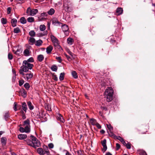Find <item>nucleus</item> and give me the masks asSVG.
<instances>
[{
	"label": "nucleus",
	"instance_id": "nucleus-1",
	"mask_svg": "<svg viewBox=\"0 0 155 155\" xmlns=\"http://www.w3.org/2000/svg\"><path fill=\"white\" fill-rule=\"evenodd\" d=\"M30 138L32 141L29 139H27L25 140L26 143L28 145L33 147L35 148L39 147L40 146V144L39 142L35 137L33 135H31Z\"/></svg>",
	"mask_w": 155,
	"mask_h": 155
},
{
	"label": "nucleus",
	"instance_id": "nucleus-2",
	"mask_svg": "<svg viewBox=\"0 0 155 155\" xmlns=\"http://www.w3.org/2000/svg\"><path fill=\"white\" fill-rule=\"evenodd\" d=\"M113 94L114 90L112 88L108 87L107 88L104 92V97L107 101L109 102L112 100Z\"/></svg>",
	"mask_w": 155,
	"mask_h": 155
},
{
	"label": "nucleus",
	"instance_id": "nucleus-3",
	"mask_svg": "<svg viewBox=\"0 0 155 155\" xmlns=\"http://www.w3.org/2000/svg\"><path fill=\"white\" fill-rule=\"evenodd\" d=\"M33 65L26 60L24 61L23 62V65L21 67V69L19 70H21L22 72H27L28 71L29 69L31 70Z\"/></svg>",
	"mask_w": 155,
	"mask_h": 155
},
{
	"label": "nucleus",
	"instance_id": "nucleus-4",
	"mask_svg": "<svg viewBox=\"0 0 155 155\" xmlns=\"http://www.w3.org/2000/svg\"><path fill=\"white\" fill-rule=\"evenodd\" d=\"M23 126L25 127V128L20 127L19 128V131L21 132L29 133L30 132V120L29 119H27L24 121Z\"/></svg>",
	"mask_w": 155,
	"mask_h": 155
},
{
	"label": "nucleus",
	"instance_id": "nucleus-5",
	"mask_svg": "<svg viewBox=\"0 0 155 155\" xmlns=\"http://www.w3.org/2000/svg\"><path fill=\"white\" fill-rule=\"evenodd\" d=\"M51 40L54 44V46L56 48L61 49V48L59 45V43L58 39L54 35H51L50 36Z\"/></svg>",
	"mask_w": 155,
	"mask_h": 155
},
{
	"label": "nucleus",
	"instance_id": "nucleus-6",
	"mask_svg": "<svg viewBox=\"0 0 155 155\" xmlns=\"http://www.w3.org/2000/svg\"><path fill=\"white\" fill-rule=\"evenodd\" d=\"M21 70H19V73L22 75V77L25 79L28 80L32 78L33 75V73L31 72H28L27 73H24Z\"/></svg>",
	"mask_w": 155,
	"mask_h": 155
},
{
	"label": "nucleus",
	"instance_id": "nucleus-7",
	"mask_svg": "<svg viewBox=\"0 0 155 155\" xmlns=\"http://www.w3.org/2000/svg\"><path fill=\"white\" fill-rule=\"evenodd\" d=\"M38 10L36 9H31L30 7L28 8L26 13L28 15L30 16H34L38 12Z\"/></svg>",
	"mask_w": 155,
	"mask_h": 155
},
{
	"label": "nucleus",
	"instance_id": "nucleus-8",
	"mask_svg": "<svg viewBox=\"0 0 155 155\" xmlns=\"http://www.w3.org/2000/svg\"><path fill=\"white\" fill-rule=\"evenodd\" d=\"M56 118L58 120H59L62 123H63L64 121V120L63 117L59 113L56 114Z\"/></svg>",
	"mask_w": 155,
	"mask_h": 155
},
{
	"label": "nucleus",
	"instance_id": "nucleus-9",
	"mask_svg": "<svg viewBox=\"0 0 155 155\" xmlns=\"http://www.w3.org/2000/svg\"><path fill=\"white\" fill-rule=\"evenodd\" d=\"M106 139L104 140L103 141H101L102 145L103 147V151H104V152H105L107 148L106 145Z\"/></svg>",
	"mask_w": 155,
	"mask_h": 155
},
{
	"label": "nucleus",
	"instance_id": "nucleus-10",
	"mask_svg": "<svg viewBox=\"0 0 155 155\" xmlns=\"http://www.w3.org/2000/svg\"><path fill=\"white\" fill-rule=\"evenodd\" d=\"M19 94L24 97H25L26 96V92L24 89L21 90L19 92Z\"/></svg>",
	"mask_w": 155,
	"mask_h": 155
},
{
	"label": "nucleus",
	"instance_id": "nucleus-11",
	"mask_svg": "<svg viewBox=\"0 0 155 155\" xmlns=\"http://www.w3.org/2000/svg\"><path fill=\"white\" fill-rule=\"evenodd\" d=\"M62 29L64 32H67L69 29L68 26L65 24H64L62 26Z\"/></svg>",
	"mask_w": 155,
	"mask_h": 155
},
{
	"label": "nucleus",
	"instance_id": "nucleus-12",
	"mask_svg": "<svg viewBox=\"0 0 155 155\" xmlns=\"http://www.w3.org/2000/svg\"><path fill=\"white\" fill-rule=\"evenodd\" d=\"M27 136L26 134H20L18 135V138L20 140H24L26 139Z\"/></svg>",
	"mask_w": 155,
	"mask_h": 155
},
{
	"label": "nucleus",
	"instance_id": "nucleus-13",
	"mask_svg": "<svg viewBox=\"0 0 155 155\" xmlns=\"http://www.w3.org/2000/svg\"><path fill=\"white\" fill-rule=\"evenodd\" d=\"M38 153L40 155H44L45 154V152L42 148H38L37 149Z\"/></svg>",
	"mask_w": 155,
	"mask_h": 155
},
{
	"label": "nucleus",
	"instance_id": "nucleus-14",
	"mask_svg": "<svg viewBox=\"0 0 155 155\" xmlns=\"http://www.w3.org/2000/svg\"><path fill=\"white\" fill-rule=\"evenodd\" d=\"M17 21V19L15 18H13L12 20L11 23L13 27H15L16 26Z\"/></svg>",
	"mask_w": 155,
	"mask_h": 155
},
{
	"label": "nucleus",
	"instance_id": "nucleus-15",
	"mask_svg": "<svg viewBox=\"0 0 155 155\" xmlns=\"http://www.w3.org/2000/svg\"><path fill=\"white\" fill-rule=\"evenodd\" d=\"M107 126L108 130H109L110 132L112 134L111 136H113L114 135V134L111 132L113 129L112 127L110 124H107Z\"/></svg>",
	"mask_w": 155,
	"mask_h": 155
},
{
	"label": "nucleus",
	"instance_id": "nucleus-16",
	"mask_svg": "<svg viewBox=\"0 0 155 155\" xmlns=\"http://www.w3.org/2000/svg\"><path fill=\"white\" fill-rule=\"evenodd\" d=\"M53 49V47L51 45H50L46 48V52L48 54H49L51 52Z\"/></svg>",
	"mask_w": 155,
	"mask_h": 155
},
{
	"label": "nucleus",
	"instance_id": "nucleus-17",
	"mask_svg": "<svg viewBox=\"0 0 155 155\" xmlns=\"http://www.w3.org/2000/svg\"><path fill=\"white\" fill-rule=\"evenodd\" d=\"M29 43L31 45H33L35 42V39L32 37H30L29 40Z\"/></svg>",
	"mask_w": 155,
	"mask_h": 155
},
{
	"label": "nucleus",
	"instance_id": "nucleus-18",
	"mask_svg": "<svg viewBox=\"0 0 155 155\" xmlns=\"http://www.w3.org/2000/svg\"><path fill=\"white\" fill-rule=\"evenodd\" d=\"M123 11V9L122 8H118L116 10V13L117 14V15H119L121 14L122 13Z\"/></svg>",
	"mask_w": 155,
	"mask_h": 155
},
{
	"label": "nucleus",
	"instance_id": "nucleus-19",
	"mask_svg": "<svg viewBox=\"0 0 155 155\" xmlns=\"http://www.w3.org/2000/svg\"><path fill=\"white\" fill-rule=\"evenodd\" d=\"M52 23L53 24H54V25H55L57 24H60L61 23L60 22L58 21L57 18H54L52 19Z\"/></svg>",
	"mask_w": 155,
	"mask_h": 155
},
{
	"label": "nucleus",
	"instance_id": "nucleus-20",
	"mask_svg": "<svg viewBox=\"0 0 155 155\" xmlns=\"http://www.w3.org/2000/svg\"><path fill=\"white\" fill-rule=\"evenodd\" d=\"M137 152L140 155H147L146 152L142 150H138Z\"/></svg>",
	"mask_w": 155,
	"mask_h": 155
},
{
	"label": "nucleus",
	"instance_id": "nucleus-21",
	"mask_svg": "<svg viewBox=\"0 0 155 155\" xmlns=\"http://www.w3.org/2000/svg\"><path fill=\"white\" fill-rule=\"evenodd\" d=\"M44 59V57L42 54H40L38 56L37 59L38 61L41 62Z\"/></svg>",
	"mask_w": 155,
	"mask_h": 155
},
{
	"label": "nucleus",
	"instance_id": "nucleus-22",
	"mask_svg": "<svg viewBox=\"0 0 155 155\" xmlns=\"http://www.w3.org/2000/svg\"><path fill=\"white\" fill-rule=\"evenodd\" d=\"M74 42L73 39L71 38H68L67 39V42L68 44L70 45H71L73 44Z\"/></svg>",
	"mask_w": 155,
	"mask_h": 155
},
{
	"label": "nucleus",
	"instance_id": "nucleus-23",
	"mask_svg": "<svg viewBox=\"0 0 155 155\" xmlns=\"http://www.w3.org/2000/svg\"><path fill=\"white\" fill-rule=\"evenodd\" d=\"M6 141V139L5 137H2L1 139V142L3 146L5 145Z\"/></svg>",
	"mask_w": 155,
	"mask_h": 155
},
{
	"label": "nucleus",
	"instance_id": "nucleus-24",
	"mask_svg": "<svg viewBox=\"0 0 155 155\" xmlns=\"http://www.w3.org/2000/svg\"><path fill=\"white\" fill-rule=\"evenodd\" d=\"M55 12L54 10L52 8H51L48 12V13L50 15H52Z\"/></svg>",
	"mask_w": 155,
	"mask_h": 155
},
{
	"label": "nucleus",
	"instance_id": "nucleus-25",
	"mask_svg": "<svg viewBox=\"0 0 155 155\" xmlns=\"http://www.w3.org/2000/svg\"><path fill=\"white\" fill-rule=\"evenodd\" d=\"M22 107L23 110L25 112L27 110V105L25 102L22 103Z\"/></svg>",
	"mask_w": 155,
	"mask_h": 155
},
{
	"label": "nucleus",
	"instance_id": "nucleus-26",
	"mask_svg": "<svg viewBox=\"0 0 155 155\" xmlns=\"http://www.w3.org/2000/svg\"><path fill=\"white\" fill-rule=\"evenodd\" d=\"M42 43V41L41 40H38L35 43V45L38 46H41Z\"/></svg>",
	"mask_w": 155,
	"mask_h": 155
},
{
	"label": "nucleus",
	"instance_id": "nucleus-27",
	"mask_svg": "<svg viewBox=\"0 0 155 155\" xmlns=\"http://www.w3.org/2000/svg\"><path fill=\"white\" fill-rule=\"evenodd\" d=\"M30 53V51L28 49H25L24 51V55L26 56L29 55Z\"/></svg>",
	"mask_w": 155,
	"mask_h": 155
},
{
	"label": "nucleus",
	"instance_id": "nucleus-28",
	"mask_svg": "<svg viewBox=\"0 0 155 155\" xmlns=\"http://www.w3.org/2000/svg\"><path fill=\"white\" fill-rule=\"evenodd\" d=\"M20 21L21 23L23 24H25L26 23V20L25 18L24 17H22L20 19Z\"/></svg>",
	"mask_w": 155,
	"mask_h": 155
},
{
	"label": "nucleus",
	"instance_id": "nucleus-29",
	"mask_svg": "<svg viewBox=\"0 0 155 155\" xmlns=\"http://www.w3.org/2000/svg\"><path fill=\"white\" fill-rule=\"evenodd\" d=\"M71 74L73 77L75 78H78V75L76 72L75 71H73L72 72Z\"/></svg>",
	"mask_w": 155,
	"mask_h": 155
},
{
	"label": "nucleus",
	"instance_id": "nucleus-30",
	"mask_svg": "<svg viewBox=\"0 0 155 155\" xmlns=\"http://www.w3.org/2000/svg\"><path fill=\"white\" fill-rule=\"evenodd\" d=\"M90 121L91 124L93 125H95L97 123L96 120L94 119H91Z\"/></svg>",
	"mask_w": 155,
	"mask_h": 155
},
{
	"label": "nucleus",
	"instance_id": "nucleus-31",
	"mask_svg": "<svg viewBox=\"0 0 155 155\" xmlns=\"http://www.w3.org/2000/svg\"><path fill=\"white\" fill-rule=\"evenodd\" d=\"M29 34L31 37H33L35 36V33L34 30H31L29 32Z\"/></svg>",
	"mask_w": 155,
	"mask_h": 155
},
{
	"label": "nucleus",
	"instance_id": "nucleus-32",
	"mask_svg": "<svg viewBox=\"0 0 155 155\" xmlns=\"http://www.w3.org/2000/svg\"><path fill=\"white\" fill-rule=\"evenodd\" d=\"M39 29L40 31H43L46 29L45 26L44 25H41L40 26Z\"/></svg>",
	"mask_w": 155,
	"mask_h": 155
},
{
	"label": "nucleus",
	"instance_id": "nucleus-33",
	"mask_svg": "<svg viewBox=\"0 0 155 155\" xmlns=\"http://www.w3.org/2000/svg\"><path fill=\"white\" fill-rule=\"evenodd\" d=\"M28 105L29 108L31 110H32L33 109V107L32 106V104L31 102L28 101L27 103Z\"/></svg>",
	"mask_w": 155,
	"mask_h": 155
},
{
	"label": "nucleus",
	"instance_id": "nucleus-34",
	"mask_svg": "<svg viewBox=\"0 0 155 155\" xmlns=\"http://www.w3.org/2000/svg\"><path fill=\"white\" fill-rule=\"evenodd\" d=\"M20 32L19 28L18 27L15 28L14 29V32L15 33H18Z\"/></svg>",
	"mask_w": 155,
	"mask_h": 155
},
{
	"label": "nucleus",
	"instance_id": "nucleus-35",
	"mask_svg": "<svg viewBox=\"0 0 155 155\" xmlns=\"http://www.w3.org/2000/svg\"><path fill=\"white\" fill-rule=\"evenodd\" d=\"M51 69L52 71H56L58 69V68L56 65H52L51 67Z\"/></svg>",
	"mask_w": 155,
	"mask_h": 155
},
{
	"label": "nucleus",
	"instance_id": "nucleus-36",
	"mask_svg": "<svg viewBox=\"0 0 155 155\" xmlns=\"http://www.w3.org/2000/svg\"><path fill=\"white\" fill-rule=\"evenodd\" d=\"M64 73H61L60 75L59 79L60 81H62L64 79Z\"/></svg>",
	"mask_w": 155,
	"mask_h": 155
},
{
	"label": "nucleus",
	"instance_id": "nucleus-37",
	"mask_svg": "<svg viewBox=\"0 0 155 155\" xmlns=\"http://www.w3.org/2000/svg\"><path fill=\"white\" fill-rule=\"evenodd\" d=\"M28 21L29 22H32L34 21V19L32 17H29L27 19Z\"/></svg>",
	"mask_w": 155,
	"mask_h": 155
},
{
	"label": "nucleus",
	"instance_id": "nucleus-38",
	"mask_svg": "<svg viewBox=\"0 0 155 155\" xmlns=\"http://www.w3.org/2000/svg\"><path fill=\"white\" fill-rule=\"evenodd\" d=\"M24 87L26 90H28L30 87V85L28 83H26L24 84Z\"/></svg>",
	"mask_w": 155,
	"mask_h": 155
},
{
	"label": "nucleus",
	"instance_id": "nucleus-39",
	"mask_svg": "<svg viewBox=\"0 0 155 155\" xmlns=\"http://www.w3.org/2000/svg\"><path fill=\"white\" fill-rule=\"evenodd\" d=\"M2 23L3 24H5L7 23V20L6 19L2 18L1 19Z\"/></svg>",
	"mask_w": 155,
	"mask_h": 155
},
{
	"label": "nucleus",
	"instance_id": "nucleus-40",
	"mask_svg": "<svg viewBox=\"0 0 155 155\" xmlns=\"http://www.w3.org/2000/svg\"><path fill=\"white\" fill-rule=\"evenodd\" d=\"M53 79L55 81H57L58 80V78L55 74H53L52 75Z\"/></svg>",
	"mask_w": 155,
	"mask_h": 155
},
{
	"label": "nucleus",
	"instance_id": "nucleus-41",
	"mask_svg": "<svg viewBox=\"0 0 155 155\" xmlns=\"http://www.w3.org/2000/svg\"><path fill=\"white\" fill-rule=\"evenodd\" d=\"M8 58L9 60H11L13 59V56L12 54L9 53L8 54Z\"/></svg>",
	"mask_w": 155,
	"mask_h": 155
},
{
	"label": "nucleus",
	"instance_id": "nucleus-42",
	"mask_svg": "<svg viewBox=\"0 0 155 155\" xmlns=\"http://www.w3.org/2000/svg\"><path fill=\"white\" fill-rule=\"evenodd\" d=\"M24 83V81L23 80H21L19 81V84L20 86H22Z\"/></svg>",
	"mask_w": 155,
	"mask_h": 155
},
{
	"label": "nucleus",
	"instance_id": "nucleus-43",
	"mask_svg": "<svg viewBox=\"0 0 155 155\" xmlns=\"http://www.w3.org/2000/svg\"><path fill=\"white\" fill-rule=\"evenodd\" d=\"M48 146L49 148L52 149V148H53V147H54V144L52 143H51L48 144Z\"/></svg>",
	"mask_w": 155,
	"mask_h": 155
},
{
	"label": "nucleus",
	"instance_id": "nucleus-44",
	"mask_svg": "<svg viewBox=\"0 0 155 155\" xmlns=\"http://www.w3.org/2000/svg\"><path fill=\"white\" fill-rule=\"evenodd\" d=\"M29 63V62H33L34 61V60L32 58H30L28 59L27 61Z\"/></svg>",
	"mask_w": 155,
	"mask_h": 155
},
{
	"label": "nucleus",
	"instance_id": "nucleus-45",
	"mask_svg": "<svg viewBox=\"0 0 155 155\" xmlns=\"http://www.w3.org/2000/svg\"><path fill=\"white\" fill-rule=\"evenodd\" d=\"M126 147L128 149H130L131 148V145L130 144L128 143L127 144H126Z\"/></svg>",
	"mask_w": 155,
	"mask_h": 155
},
{
	"label": "nucleus",
	"instance_id": "nucleus-46",
	"mask_svg": "<svg viewBox=\"0 0 155 155\" xmlns=\"http://www.w3.org/2000/svg\"><path fill=\"white\" fill-rule=\"evenodd\" d=\"M56 59H57L58 61L60 63H61L62 61V60L60 57H56Z\"/></svg>",
	"mask_w": 155,
	"mask_h": 155
},
{
	"label": "nucleus",
	"instance_id": "nucleus-47",
	"mask_svg": "<svg viewBox=\"0 0 155 155\" xmlns=\"http://www.w3.org/2000/svg\"><path fill=\"white\" fill-rule=\"evenodd\" d=\"M64 55L67 58L68 60V61H71V57L69 56L68 55L66 54H64Z\"/></svg>",
	"mask_w": 155,
	"mask_h": 155
},
{
	"label": "nucleus",
	"instance_id": "nucleus-48",
	"mask_svg": "<svg viewBox=\"0 0 155 155\" xmlns=\"http://www.w3.org/2000/svg\"><path fill=\"white\" fill-rule=\"evenodd\" d=\"M12 8L11 7H9L7 8V13L9 14L11 13Z\"/></svg>",
	"mask_w": 155,
	"mask_h": 155
},
{
	"label": "nucleus",
	"instance_id": "nucleus-49",
	"mask_svg": "<svg viewBox=\"0 0 155 155\" xmlns=\"http://www.w3.org/2000/svg\"><path fill=\"white\" fill-rule=\"evenodd\" d=\"M48 15L47 13L46 12H43L42 13L41 15V16L42 17H45L47 16Z\"/></svg>",
	"mask_w": 155,
	"mask_h": 155
},
{
	"label": "nucleus",
	"instance_id": "nucleus-50",
	"mask_svg": "<svg viewBox=\"0 0 155 155\" xmlns=\"http://www.w3.org/2000/svg\"><path fill=\"white\" fill-rule=\"evenodd\" d=\"M13 109L15 111L17 110V104L15 102L14 103Z\"/></svg>",
	"mask_w": 155,
	"mask_h": 155
},
{
	"label": "nucleus",
	"instance_id": "nucleus-51",
	"mask_svg": "<svg viewBox=\"0 0 155 155\" xmlns=\"http://www.w3.org/2000/svg\"><path fill=\"white\" fill-rule=\"evenodd\" d=\"M20 50L19 49H18L16 51L14 52L15 54L16 55L19 54L20 53Z\"/></svg>",
	"mask_w": 155,
	"mask_h": 155
},
{
	"label": "nucleus",
	"instance_id": "nucleus-52",
	"mask_svg": "<svg viewBox=\"0 0 155 155\" xmlns=\"http://www.w3.org/2000/svg\"><path fill=\"white\" fill-rule=\"evenodd\" d=\"M120 145L118 143H116V150H118L120 148Z\"/></svg>",
	"mask_w": 155,
	"mask_h": 155
},
{
	"label": "nucleus",
	"instance_id": "nucleus-53",
	"mask_svg": "<svg viewBox=\"0 0 155 155\" xmlns=\"http://www.w3.org/2000/svg\"><path fill=\"white\" fill-rule=\"evenodd\" d=\"M117 139L121 142H122V141L124 140V139L120 136H118L117 137Z\"/></svg>",
	"mask_w": 155,
	"mask_h": 155
},
{
	"label": "nucleus",
	"instance_id": "nucleus-54",
	"mask_svg": "<svg viewBox=\"0 0 155 155\" xmlns=\"http://www.w3.org/2000/svg\"><path fill=\"white\" fill-rule=\"evenodd\" d=\"M9 117V114L8 113H6L5 114L4 116L5 118V119H6L8 117Z\"/></svg>",
	"mask_w": 155,
	"mask_h": 155
},
{
	"label": "nucleus",
	"instance_id": "nucleus-55",
	"mask_svg": "<svg viewBox=\"0 0 155 155\" xmlns=\"http://www.w3.org/2000/svg\"><path fill=\"white\" fill-rule=\"evenodd\" d=\"M95 125H96L98 129H101V126L97 123H96Z\"/></svg>",
	"mask_w": 155,
	"mask_h": 155
},
{
	"label": "nucleus",
	"instance_id": "nucleus-56",
	"mask_svg": "<svg viewBox=\"0 0 155 155\" xmlns=\"http://www.w3.org/2000/svg\"><path fill=\"white\" fill-rule=\"evenodd\" d=\"M67 52L72 57H73V54L69 50H67Z\"/></svg>",
	"mask_w": 155,
	"mask_h": 155
},
{
	"label": "nucleus",
	"instance_id": "nucleus-57",
	"mask_svg": "<svg viewBox=\"0 0 155 155\" xmlns=\"http://www.w3.org/2000/svg\"><path fill=\"white\" fill-rule=\"evenodd\" d=\"M35 2H39L41 1H42L43 0H33Z\"/></svg>",
	"mask_w": 155,
	"mask_h": 155
},
{
	"label": "nucleus",
	"instance_id": "nucleus-58",
	"mask_svg": "<svg viewBox=\"0 0 155 155\" xmlns=\"http://www.w3.org/2000/svg\"><path fill=\"white\" fill-rule=\"evenodd\" d=\"M47 31H46L45 32V33L44 34H41V35H40L41 36H44L45 35H46L47 34Z\"/></svg>",
	"mask_w": 155,
	"mask_h": 155
},
{
	"label": "nucleus",
	"instance_id": "nucleus-59",
	"mask_svg": "<svg viewBox=\"0 0 155 155\" xmlns=\"http://www.w3.org/2000/svg\"><path fill=\"white\" fill-rule=\"evenodd\" d=\"M100 132L102 134H104L105 133V131L103 130H102L100 131Z\"/></svg>",
	"mask_w": 155,
	"mask_h": 155
},
{
	"label": "nucleus",
	"instance_id": "nucleus-60",
	"mask_svg": "<svg viewBox=\"0 0 155 155\" xmlns=\"http://www.w3.org/2000/svg\"><path fill=\"white\" fill-rule=\"evenodd\" d=\"M105 155H112V154L110 153L107 152L106 153Z\"/></svg>",
	"mask_w": 155,
	"mask_h": 155
},
{
	"label": "nucleus",
	"instance_id": "nucleus-61",
	"mask_svg": "<svg viewBox=\"0 0 155 155\" xmlns=\"http://www.w3.org/2000/svg\"><path fill=\"white\" fill-rule=\"evenodd\" d=\"M125 146L126 145V144H127L125 141H124V140H123L122 142H121Z\"/></svg>",
	"mask_w": 155,
	"mask_h": 155
},
{
	"label": "nucleus",
	"instance_id": "nucleus-62",
	"mask_svg": "<svg viewBox=\"0 0 155 155\" xmlns=\"http://www.w3.org/2000/svg\"><path fill=\"white\" fill-rule=\"evenodd\" d=\"M44 151L45 152V153H50L49 151H48V150H45Z\"/></svg>",
	"mask_w": 155,
	"mask_h": 155
},
{
	"label": "nucleus",
	"instance_id": "nucleus-63",
	"mask_svg": "<svg viewBox=\"0 0 155 155\" xmlns=\"http://www.w3.org/2000/svg\"><path fill=\"white\" fill-rule=\"evenodd\" d=\"M12 72L15 75H16V71L15 70H12Z\"/></svg>",
	"mask_w": 155,
	"mask_h": 155
},
{
	"label": "nucleus",
	"instance_id": "nucleus-64",
	"mask_svg": "<svg viewBox=\"0 0 155 155\" xmlns=\"http://www.w3.org/2000/svg\"><path fill=\"white\" fill-rule=\"evenodd\" d=\"M66 155H71L67 151L66 153Z\"/></svg>",
	"mask_w": 155,
	"mask_h": 155
}]
</instances>
